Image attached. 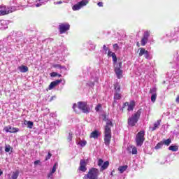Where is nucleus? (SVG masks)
I'll use <instances>...</instances> for the list:
<instances>
[{
    "instance_id": "55",
    "label": "nucleus",
    "mask_w": 179,
    "mask_h": 179,
    "mask_svg": "<svg viewBox=\"0 0 179 179\" xmlns=\"http://www.w3.org/2000/svg\"><path fill=\"white\" fill-rule=\"evenodd\" d=\"M39 162H40V161H38V160L35 161V162H34V164H38Z\"/></svg>"
},
{
    "instance_id": "49",
    "label": "nucleus",
    "mask_w": 179,
    "mask_h": 179,
    "mask_svg": "<svg viewBox=\"0 0 179 179\" xmlns=\"http://www.w3.org/2000/svg\"><path fill=\"white\" fill-rule=\"evenodd\" d=\"M113 54H114V52H111V51H108V57H111V55H113Z\"/></svg>"
},
{
    "instance_id": "36",
    "label": "nucleus",
    "mask_w": 179,
    "mask_h": 179,
    "mask_svg": "<svg viewBox=\"0 0 179 179\" xmlns=\"http://www.w3.org/2000/svg\"><path fill=\"white\" fill-rule=\"evenodd\" d=\"M54 68H57L58 69H65V66H61L60 64H55Z\"/></svg>"
},
{
    "instance_id": "22",
    "label": "nucleus",
    "mask_w": 179,
    "mask_h": 179,
    "mask_svg": "<svg viewBox=\"0 0 179 179\" xmlns=\"http://www.w3.org/2000/svg\"><path fill=\"white\" fill-rule=\"evenodd\" d=\"M19 174H20L19 171H16L15 172H13V175L11 176V178L12 179H17V178L19 177Z\"/></svg>"
},
{
    "instance_id": "32",
    "label": "nucleus",
    "mask_w": 179,
    "mask_h": 179,
    "mask_svg": "<svg viewBox=\"0 0 179 179\" xmlns=\"http://www.w3.org/2000/svg\"><path fill=\"white\" fill-rule=\"evenodd\" d=\"M8 13H9V11L0 10V16H5V15H8Z\"/></svg>"
},
{
    "instance_id": "7",
    "label": "nucleus",
    "mask_w": 179,
    "mask_h": 179,
    "mask_svg": "<svg viewBox=\"0 0 179 179\" xmlns=\"http://www.w3.org/2000/svg\"><path fill=\"white\" fill-rule=\"evenodd\" d=\"M103 121H104L106 123V125L104 127V129H109L113 128L114 127V124H113V119H109L106 115H103Z\"/></svg>"
},
{
    "instance_id": "35",
    "label": "nucleus",
    "mask_w": 179,
    "mask_h": 179,
    "mask_svg": "<svg viewBox=\"0 0 179 179\" xmlns=\"http://www.w3.org/2000/svg\"><path fill=\"white\" fill-rule=\"evenodd\" d=\"M55 86H57L56 84H55L54 81H52L49 85V90H52V89L55 88Z\"/></svg>"
},
{
    "instance_id": "51",
    "label": "nucleus",
    "mask_w": 179,
    "mask_h": 179,
    "mask_svg": "<svg viewBox=\"0 0 179 179\" xmlns=\"http://www.w3.org/2000/svg\"><path fill=\"white\" fill-rule=\"evenodd\" d=\"M129 106V103H128V102H126L124 103V107H128Z\"/></svg>"
},
{
    "instance_id": "46",
    "label": "nucleus",
    "mask_w": 179,
    "mask_h": 179,
    "mask_svg": "<svg viewBox=\"0 0 179 179\" xmlns=\"http://www.w3.org/2000/svg\"><path fill=\"white\" fill-rule=\"evenodd\" d=\"M150 93L153 94L156 93V88H152L150 90Z\"/></svg>"
},
{
    "instance_id": "59",
    "label": "nucleus",
    "mask_w": 179,
    "mask_h": 179,
    "mask_svg": "<svg viewBox=\"0 0 179 179\" xmlns=\"http://www.w3.org/2000/svg\"><path fill=\"white\" fill-rule=\"evenodd\" d=\"M113 173H114V171H113L111 172L110 176H113Z\"/></svg>"
},
{
    "instance_id": "58",
    "label": "nucleus",
    "mask_w": 179,
    "mask_h": 179,
    "mask_svg": "<svg viewBox=\"0 0 179 179\" xmlns=\"http://www.w3.org/2000/svg\"><path fill=\"white\" fill-rule=\"evenodd\" d=\"M137 47H140L139 42L137 43Z\"/></svg>"
},
{
    "instance_id": "57",
    "label": "nucleus",
    "mask_w": 179,
    "mask_h": 179,
    "mask_svg": "<svg viewBox=\"0 0 179 179\" xmlns=\"http://www.w3.org/2000/svg\"><path fill=\"white\" fill-rule=\"evenodd\" d=\"M1 174H3V173L1 171V169H0V176L1 175Z\"/></svg>"
},
{
    "instance_id": "5",
    "label": "nucleus",
    "mask_w": 179,
    "mask_h": 179,
    "mask_svg": "<svg viewBox=\"0 0 179 179\" xmlns=\"http://www.w3.org/2000/svg\"><path fill=\"white\" fill-rule=\"evenodd\" d=\"M104 142L106 146L111 142V129H104Z\"/></svg>"
},
{
    "instance_id": "40",
    "label": "nucleus",
    "mask_w": 179,
    "mask_h": 179,
    "mask_svg": "<svg viewBox=\"0 0 179 179\" xmlns=\"http://www.w3.org/2000/svg\"><path fill=\"white\" fill-rule=\"evenodd\" d=\"M132 155H136L138 153V150L136 149V148H132V151H131Z\"/></svg>"
},
{
    "instance_id": "54",
    "label": "nucleus",
    "mask_w": 179,
    "mask_h": 179,
    "mask_svg": "<svg viewBox=\"0 0 179 179\" xmlns=\"http://www.w3.org/2000/svg\"><path fill=\"white\" fill-rule=\"evenodd\" d=\"M77 106H78V105H76V103H74V104L73 105V110H75V108H76Z\"/></svg>"
},
{
    "instance_id": "28",
    "label": "nucleus",
    "mask_w": 179,
    "mask_h": 179,
    "mask_svg": "<svg viewBox=\"0 0 179 179\" xmlns=\"http://www.w3.org/2000/svg\"><path fill=\"white\" fill-rule=\"evenodd\" d=\"M148 50H145V48H140V52L138 54L139 57H142V55H145V53L147 52Z\"/></svg>"
},
{
    "instance_id": "14",
    "label": "nucleus",
    "mask_w": 179,
    "mask_h": 179,
    "mask_svg": "<svg viewBox=\"0 0 179 179\" xmlns=\"http://www.w3.org/2000/svg\"><path fill=\"white\" fill-rule=\"evenodd\" d=\"M24 125H27V128H29V129H31L33 128V125L34 124L33 122L27 120H24Z\"/></svg>"
},
{
    "instance_id": "30",
    "label": "nucleus",
    "mask_w": 179,
    "mask_h": 179,
    "mask_svg": "<svg viewBox=\"0 0 179 179\" xmlns=\"http://www.w3.org/2000/svg\"><path fill=\"white\" fill-rule=\"evenodd\" d=\"M157 97V94L156 93L152 94L151 96V101L152 103H155V101H156Z\"/></svg>"
},
{
    "instance_id": "15",
    "label": "nucleus",
    "mask_w": 179,
    "mask_h": 179,
    "mask_svg": "<svg viewBox=\"0 0 179 179\" xmlns=\"http://www.w3.org/2000/svg\"><path fill=\"white\" fill-rule=\"evenodd\" d=\"M90 138H94V139H97L99 138V131L95 130L91 133Z\"/></svg>"
},
{
    "instance_id": "38",
    "label": "nucleus",
    "mask_w": 179,
    "mask_h": 179,
    "mask_svg": "<svg viewBox=\"0 0 179 179\" xmlns=\"http://www.w3.org/2000/svg\"><path fill=\"white\" fill-rule=\"evenodd\" d=\"M144 57L146 58V59H149L150 58V55H149V52L147 51L146 52L144 53Z\"/></svg>"
},
{
    "instance_id": "4",
    "label": "nucleus",
    "mask_w": 179,
    "mask_h": 179,
    "mask_svg": "<svg viewBox=\"0 0 179 179\" xmlns=\"http://www.w3.org/2000/svg\"><path fill=\"white\" fill-rule=\"evenodd\" d=\"M145 142V131H139L136 136V143L137 146H142Z\"/></svg>"
},
{
    "instance_id": "11",
    "label": "nucleus",
    "mask_w": 179,
    "mask_h": 179,
    "mask_svg": "<svg viewBox=\"0 0 179 179\" xmlns=\"http://www.w3.org/2000/svg\"><path fill=\"white\" fill-rule=\"evenodd\" d=\"M4 131H6V132H10V134H15V132H19V129L7 126L4 127Z\"/></svg>"
},
{
    "instance_id": "13",
    "label": "nucleus",
    "mask_w": 179,
    "mask_h": 179,
    "mask_svg": "<svg viewBox=\"0 0 179 179\" xmlns=\"http://www.w3.org/2000/svg\"><path fill=\"white\" fill-rule=\"evenodd\" d=\"M108 166H110V162L108 161H106L101 166L100 171H104V170H107V169H108Z\"/></svg>"
},
{
    "instance_id": "47",
    "label": "nucleus",
    "mask_w": 179,
    "mask_h": 179,
    "mask_svg": "<svg viewBox=\"0 0 179 179\" xmlns=\"http://www.w3.org/2000/svg\"><path fill=\"white\" fill-rule=\"evenodd\" d=\"M113 48L115 50H118V48H120V47L118 46V44L115 43L113 45Z\"/></svg>"
},
{
    "instance_id": "37",
    "label": "nucleus",
    "mask_w": 179,
    "mask_h": 179,
    "mask_svg": "<svg viewBox=\"0 0 179 179\" xmlns=\"http://www.w3.org/2000/svg\"><path fill=\"white\" fill-rule=\"evenodd\" d=\"M103 164H104V161L102 159H99L98 161V166L99 167H101Z\"/></svg>"
},
{
    "instance_id": "31",
    "label": "nucleus",
    "mask_w": 179,
    "mask_h": 179,
    "mask_svg": "<svg viewBox=\"0 0 179 179\" xmlns=\"http://www.w3.org/2000/svg\"><path fill=\"white\" fill-rule=\"evenodd\" d=\"M115 93H120V91L121 90V87L118 84L115 85Z\"/></svg>"
},
{
    "instance_id": "12",
    "label": "nucleus",
    "mask_w": 179,
    "mask_h": 179,
    "mask_svg": "<svg viewBox=\"0 0 179 179\" xmlns=\"http://www.w3.org/2000/svg\"><path fill=\"white\" fill-rule=\"evenodd\" d=\"M18 69L21 73H26V72H29V67H27V66H18Z\"/></svg>"
},
{
    "instance_id": "52",
    "label": "nucleus",
    "mask_w": 179,
    "mask_h": 179,
    "mask_svg": "<svg viewBox=\"0 0 179 179\" xmlns=\"http://www.w3.org/2000/svg\"><path fill=\"white\" fill-rule=\"evenodd\" d=\"M56 5H61V3H62V1H60L59 2L55 3Z\"/></svg>"
},
{
    "instance_id": "60",
    "label": "nucleus",
    "mask_w": 179,
    "mask_h": 179,
    "mask_svg": "<svg viewBox=\"0 0 179 179\" xmlns=\"http://www.w3.org/2000/svg\"><path fill=\"white\" fill-rule=\"evenodd\" d=\"M0 9H1V6H0Z\"/></svg>"
},
{
    "instance_id": "23",
    "label": "nucleus",
    "mask_w": 179,
    "mask_h": 179,
    "mask_svg": "<svg viewBox=\"0 0 179 179\" xmlns=\"http://www.w3.org/2000/svg\"><path fill=\"white\" fill-rule=\"evenodd\" d=\"M50 76H51L52 78H55V77H57V76H58L59 78H62V75H61V74H59V73H57V72H52V73H50Z\"/></svg>"
},
{
    "instance_id": "2",
    "label": "nucleus",
    "mask_w": 179,
    "mask_h": 179,
    "mask_svg": "<svg viewBox=\"0 0 179 179\" xmlns=\"http://www.w3.org/2000/svg\"><path fill=\"white\" fill-rule=\"evenodd\" d=\"M78 108L84 114H89L90 113V107L87 106V102L86 101H79L78 103Z\"/></svg>"
},
{
    "instance_id": "56",
    "label": "nucleus",
    "mask_w": 179,
    "mask_h": 179,
    "mask_svg": "<svg viewBox=\"0 0 179 179\" xmlns=\"http://www.w3.org/2000/svg\"><path fill=\"white\" fill-rule=\"evenodd\" d=\"M89 178H87V176L85 175L84 177H83V179H87Z\"/></svg>"
},
{
    "instance_id": "6",
    "label": "nucleus",
    "mask_w": 179,
    "mask_h": 179,
    "mask_svg": "<svg viewBox=\"0 0 179 179\" xmlns=\"http://www.w3.org/2000/svg\"><path fill=\"white\" fill-rule=\"evenodd\" d=\"M121 68H122V62H121L115 66V73L118 79H121V78H122V70Z\"/></svg>"
},
{
    "instance_id": "27",
    "label": "nucleus",
    "mask_w": 179,
    "mask_h": 179,
    "mask_svg": "<svg viewBox=\"0 0 179 179\" xmlns=\"http://www.w3.org/2000/svg\"><path fill=\"white\" fill-rule=\"evenodd\" d=\"M57 167H58V162L55 163L52 170L50 171V173H52L54 174V173L57 171Z\"/></svg>"
},
{
    "instance_id": "10",
    "label": "nucleus",
    "mask_w": 179,
    "mask_h": 179,
    "mask_svg": "<svg viewBox=\"0 0 179 179\" xmlns=\"http://www.w3.org/2000/svg\"><path fill=\"white\" fill-rule=\"evenodd\" d=\"M149 36H150V33L149 31L144 32L143 37L141 39V45H143V47L146 45Z\"/></svg>"
},
{
    "instance_id": "29",
    "label": "nucleus",
    "mask_w": 179,
    "mask_h": 179,
    "mask_svg": "<svg viewBox=\"0 0 179 179\" xmlns=\"http://www.w3.org/2000/svg\"><path fill=\"white\" fill-rule=\"evenodd\" d=\"M114 99L115 100H120L121 94L119 92H115V94H114Z\"/></svg>"
},
{
    "instance_id": "17",
    "label": "nucleus",
    "mask_w": 179,
    "mask_h": 179,
    "mask_svg": "<svg viewBox=\"0 0 179 179\" xmlns=\"http://www.w3.org/2000/svg\"><path fill=\"white\" fill-rule=\"evenodd\" d=\"M127 169H128V166H122L118 168V171L122 174L124 171H127Z\"/></svg>"
},
{
    "instance_id": "21",
    "label": "nucleus",
    "mask_w": 179,
    "mask_h": 179,
    "mask_svg": "<svg viewBox=\"0 0 179 179\" xmlns=\"http://www.w3.org/2000/svg\"><path fill=\"white\" fill-rule=\"evenodd\" d=\"M78 3H80V6H81V8H83V6H86L87 5V3H89V1L88 0H82Z\"/></svg>"
},
{
    "instance_id": "20",
    "label": "nucleus",
    "mask_w": 179,
    "mask_h": 179,
    "mask_svg": "<svg viewBox=\"0 0 179 179\" xmlns=\"http://www.w3.org/2000/svg\"><path fill=\"white\" fill-rule=\"evenodd\" d=\"M169 150H171L172 152H178V146L177 145H171L169 147Z\"/></svg>"
},
{
    "instance_id": "48",
    "label": "nucleus",
    "mask_w": 179,
    "mask_h": 179,
    "mask_svg": "<svg viewBox=\"0 0 179 179\" xmlns=\"http://www.w3.org/2000/svg\"><path fill=\"white\" fill-rule=\"evenodd\" d=\"M54 173H52V172H50V173L49 174H48V178H51V179H52V175H53Z\"/></svg>"
},
{
    "instance_id": "33",
    "label": "nucleus",
    "mask_w": 179,
    "mask_h": 179,
    "mask_svg": "<svg viewBox=\"0 0 179 179\" xmlns=\"http://www.w3.org/2000/svg\"><path fill=\"white\" fill-rule=\"evenodd\" d=\"M111 57L114 64H117V55L115 53H112Z\"/></svg>"
},
{
    "instance_id": "26",
    "label": "nucleus",
    "mask_w": 179,
    "mask_h": 179,
    "mask_svg": "<svg viewBox=\"0 0 179 179\" xmlns=\"http://www.w3.org/2000/svg\"><path fill=\"white\" fill-rule=\"evenodd\" d=\"M163 141H161L157 144V145L155 147V149H156V150L162 149V148H163Z\"/></svg>"
},
{
    "instance_id": "42",
    "label": "nucleus",
    "mask_w": 179,
    "mask_h": 179,
    "mask_svg": "<svg viewBox=\"0 0 179 179\" xmlns=\"http://www.w3.org/2000/svg\"><path fill=\"white\" fill-rule=\"evenodd\" d=\"M67 140H68L69 142H71L72 141V133L70 132L69 134V136L67 138Z\"/></svg>"
},
{
    "instance_id": "53",
    "label": "nucleus",
    "mask_w": 179,
    "mask_h": 179,
    "mask_svg": "<svg viewBox=\"0 0 179 179\" xmlns=\"http://www.w3.org/2000/svg\"><path fill=\"white\" fill-rule=\"evenodd\" d=\"M98 6H103V2H99Z\"/></svg>"
},
{
    "instance_id": "19",
    "label": "nucleus",
    "mask_w": 179,
    "mask_h": 179,
    "mask_svg": "<svg viewBox=\"0 0 179 179\" xmlns=\"http://www.w3.org/2000/svg\"><path fill=\"white\" fill-rule=\"evenodd\" d=\"M160 122H162L161 120H157V122L154 124V127H152V131H156L159 125H160Z\"/></svg>"
},
{
    "instance_id": "45",
    "label": "nucleus",
    "mask_w": 179,
    "mask_h": 179,
    "mask_svg": "<svg viewBox=\"0 0 179 179\" xmlns=\"http://www.w3.org/2000/svg\"><path fill=\"white\" fill-rule=\"evenodd\" d=\"M100 108H101V104H98L96 106L95 110H96V111H100Z\"/></svg>"
},
{
    "instance_id": "8",
    "label": "nucleus",
    "mask_w": 179,
    "mask_h": 179,
    "mask_svg": "<svg viewBox=\"0 0 179 179\" xmlns=\"http://www.w3.org/2000/svg\"><path fill=\"white\" fill-rule=\"evenodd\" d=\"M70 27H71V26L69 25V24L62 23V24H59V30L60 34H64V33H65L66 31H68V30H69Z\"/></svg>"
},
{
    "instance_id": "44",
    "label": "nucleus",
    "mask_w": 179,
    "mask_h": 179,
    "mask_svg": "<svg viewBox=\"0 0 179 179\" xmlns=\"http://www.w3.org/2000/svg\"><path fill=\"white\" fill-rule=\"evenodd\" d=\"M103 50L105 51V54H107V51H108V48L106 46V45H103Z\"/></svg>"
},
{
    "instance_id": "16",
    "label": "nucleus",
    "mask_w": 179,
    "mask_h": 179,
    "mask_svg": "<svg viewBox=\"0 0 179 179\" xmlns=\"http://www.w3.org/2000/svg\"><path fill=\"white\" fill-rule=\"evenodd\" d=\"M134 107H135V102L134 101H131L128 106V111H132L134 110Z\"/></svg>"
},
{
    "instance_id": "24",
    "label": "nucleus",
    "mask_w": 179,
    "mask_h": 179,
    "mask_svg": "<svg viewBox=\"0 0 179 179\" xmlns=\"http://www.w3.org/2000/svg\"><path fill=\"white\" fill-rule=\"evenodd\" d=\"M80 8H82V7L80 6V4L78 3H76V5L73 6L72 9H73V10H79V9H80Z\"/></svg>"
},
{
    "instance_id": "9",
    "label": "nucleus",
    "mask_w": 179,
    "mask_h": 179,
    "mask_svg": "<svg viewBox=\"0 0 179 179\" xmlns=\"http://www.w3.org/2000/svg\"><path fill=\"white\" fill-rule=\"evenodd\" d=\"M87 165V164L86 163V161L85 159H81L80 162V166L78 170L83 173H85V171L87 170V168H86Z\"/></svg>"
},
{
    "instance_id": "25",
    "label": "nucleus",
    "mask_w": 179,
    "mask_h": 179,
    "mask_svg": "<svg viewBox=\"0 0 179 179\" xmlns=\"http://www.w3.org/2000/svg\"><path fill=\"white\" fill-rule=\"evenodd\" d=\"M162 143L164 145H166V146H169L170 143H171V138H168L166 140H164L162 141Z\"/></svg>"
},
{
    "instance_id": "39",
    "label": "nucleus",
    "mask_w": 179,
    "mask_h": 179,
    "mask_svg": "<svg viewBox=\"0 0 179 179\" xmlns=\"http://www.w3.org/2000/svg\"><path fill=\"white\" fill-rule=\"evenodd\" d=\"M10 149H11L10 145H6L5 152H10Z\"/></svg>"
},
{
    "instance_id": "1",
    "label": "nucleus",
    "mask_w": 179,
    "mask_h": 179,
    "mask_svg": "<svg viewBox=\"0 0 179 179\" xmlns=\"http://www.w3.org/2000/svg\"><path fill=\"white\" fill-rule=\"evenodd\" d=\"M141 114H142V109H138L137 112L133 114L131 117L128 118L127 124L129 127H135L141 118Z\"/></svg>"
},
{
    "instance_id": "50",
    "label": "nucleus",
    "mask_w": 179,
    "mask_h": 179,
    "mask_svg": "<svg viewBox=\"0 0 179 179\" xmlns=\"http://www.w3.org/2000/svg\"><path fill=\"white\" fill-rule=\"evenodd\" d=\"M176 101L178 104H179V95L177 96Z\"/></svg>"
},
{
    "instance_id": "18",
    "label": "nucleus",
    "mask_w": 179,
    "mask_h": 179,
    "mask_svg": "<svg viewBox=\"0 0 179 179\" xmlns=\"http://www.w3.org/2000/svg\"><path fill=\"white\" fill-rule=\"evenodd\" d=\"M36 2H39L36 4V8H38L41 6L42 3H44L45 2H48V0H36Z\"/></svg>"
},
{
    "instance_id": "43",
    "label": "nucleus",
    "mask_w": 179,
    "mask_h": 179,
    "mask_svg": "<svg viewBox=\"0 0 179 179\" xmlns=\"http://www.w3.org/2000/svg\"><path fill=\"white\" fill-rule=\"evenodd\" d=\"M52 156V154H50V152H48V156L45 157V160H50V159H51V157Z\"/></svg>"
},
{
    "instance_id": "34",
    "label": "nucleus",
    "mask_w": 179,
    "mask_h": 179,
    "mask_svg": "<svg viewBox=\"0 0 179 179\" xmlns=\"http://www.w3.org/2000/svg\"><path fill=\"white\" fill-rule=\"evenodd\" d=\"M86 143H87V142L86 141H80L79 143H78V145H80V146L82 148L86 146Z\"/></svg>"
},
{
    "instance_id": "3",
    "label": "nucleus",
    "mask_w": 179,
    "mask_h": 179,
    "mask_svg": "<svg viewBox=\"0 0 179 179\" xmlns=\"http://www.w3.org/2000/svg\"><path fill=\"white\" fill-rule=\"evenodd\" d=\"M100 174V172L99 169L96 168H92L90 169L87 175H85L87 176V178L89 179H99V176Z\"/></svg>"
},
{
    "instance_id": "41",
    "label": "nucleus",
    "mask_w": 179,
    "mask_h": 179,
    "mask_svg": "<svg viewBox=\"0 0 179 179\" xmlns=\"http://www.w3.org/2000/svg\"><path fill=\"white\" fill-rule=\"evenodd\" d=\"M53 82L55 83V84L56 85V86H58V85L62 82V79H60V80H55V81H53Z\"/></svg>"
}]
</instances>
